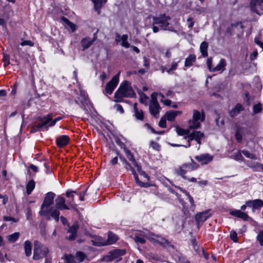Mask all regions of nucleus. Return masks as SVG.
I'll use <instances>...</instances> for the list:
<instances>
[{"instance_id":"obj_36","label":"nucleus","mask_w":263,"mask_h":263,"mask_svg":"<svg viewBox=\"0 0 263 263\" xmlns=\"http://www.w3.org/2000/svg\"><path fill=\"white\" fill-rule=\"evenodd\" d=\"M35 187V182L33 180H31L26 185V192L27 195H30Z\"/></svg>"},{"instance_id":"obj_41","label":"nucleus","mask_w":263,"mask_h":263,"mask_svg":"<svg viewBox=\"0 0 263 263\" xmlns=\"http://www.w3.org/2000/svg\"><path fill=\"white\" fill-rule=\"evenodd\" d=\"M64 259L67 263H77L76 256L71 254L65 255L64 256Z\"/></svg>"},{"instance_id":"obj_8","label":"nucleus","mask_w":263,"mask_h":263,"mask_svg":"<svg viewBox=\"0 0 263 263\" xmlns=\"http://www.w3.org/2000/svg\"><path fill=\"white\" fill-rule=\"evenodd\" d=\"M160 109V107L156 98V93H153L151 95V100L149 105V111L154 117L158 118Z\"/></svg>"},{"instance_id":"obj_29","label":"nucleus","mask_w":263,"mask_h":263,"mask_svg":"<svg viewBox=\"0 0 263 263\" xmlns=\"http://www.w3.org/2000/svg\"><path fill=\"white\" fill-rule=\"evenodd\" d=\"M196 58L194 54L189 55L185 59L184 66L186 67H191L196 62Z\"/></svg>"},{"instance_id":"obj_59","label":"nucleus","mask_w":263,"mask_h":263,"mask_svg":"<svg viewBox=\"0 0 263 263\" xmlns=\"http://www.w3.org/2000/svg\"><path fill=\"white\" fill-rule=\"evenodd\" d=\"M4 219L6 221H12L14 222H15L17 221L14 218L10 216H5Z\"/></svg>"},{"instance_id":"obj_64","label":"nucleus","mask_w":263,"mask_h":263,"mask_svg":"<svg viewBox=\"0 0 263 263\" xmlns=\"http://www.w3.org/2000/svg\"><path fill=\"white\" fill-rule=\"evenodd\" d=\"M145 126L149 129L153 134H157V132H156L149 124L146 123L145 124Z\"/></svg>"},{"instance_id":"obj_60","label":"nucleus","mask_w":263,"mask_h":263,"mask_svg":"<svg viewBox=\"0 0 263 263\" xmlns=\"http://www.w3.org/2000/svg\"><path fill=\"white\" fill-rule=\"evenodd\" d=\"M257 55H258V52L257 51H254L253 53H252L251 54H250V59L252 61V60H254L257 57Z\"/></svg>"},{"instance_id":"obj_20","label":"nucleus","mask_w":263,"mask_h":263,"mask_svg":"<svg viewBox=\"0 0 263 263\" xmlns=\"http://www.w3.org/2000/svg\"><path fill=\"white\" fill-rule=\"evenodd\" d=\"M43 117L45 121L49 120V121H48V125H47L48 128L49 127H52V126H54V125L58 121H59L63 119L62 117H59L55 118L53 120L52 119V117H53L52 114H48L47 115H46Z\"/></svg>"},{"instance_id":"obj_32","label":"nucleus","mask_w":263,"mask_h":263,"mask_svg":"<svg viewBox=\"0 0 263 263\" xmlns=\"http://www.w3.org/2000/svg\"><path fill=\"white\" fill-rule=\"evenodd\" d=\"M226 65L227 64L226 60L223 59H221L219 63L217 65V66L214 67L213 72L223 71Z\"/></svg>"},{"instance_id":"obj_15","label":"nucleus","mask_w":263,"mask_h":263,"mask_svg":"<svg viewBox=\"0 0 263 263\" xmlns=\"http://www.w3.org/2000/svg\"><path fill=\"white\" fill-rule=\"evenodd\" d=\"M195 159L202 165L207 164L210 162L213 157L209 154H203L195 157Z\"/></svg>"},{"instance_id":"obj_19","label":"nucleus","mask_w":263,"mask_h":263,"mask_svg":"<svg viewBox=\"0 0 263 263\" xmlns=\"http://www.w3.org/2000/svg\"><path fill=\"white\" fill-rule=\"evenodd\" d=\"M97 39V33H94L93 37L91 39L89 37H86L82 40L81 42V46L83 50L88 48Z\"/></svg>"},{"instance_id":"obj_11","label":"nucleus","mask_w":263,"mask_h":263,"mask_svg":"<svg viewBox=\"0 0 263 263\" xmlns=\"http://www.w3.org/2000/svg\"><path fill=\"white\" fill-rule=\"evenodd\" d=\"M144 236L154 244L164 245L167 243V240L165 238L153 233H150L148 235H144Z\"/></svg>"},{"instance_id":"obj_6","label":"nucleus","mask_w":263,"mask_h":263,"mask_svg":"<svg viewBox=\"0 0 263 263\" xmlns=\"http://www.w3.org/2000/svg\"><path fill=\"white\" fill-rule=\"evenodd\" d=\"M204 114L197 110H193V119L190 121V128H198L200 126V122L204 120Z\"/></svg>"},{"instance_id":"obj_63","label":"nucleus","mask_w":263,"mask_h":263,"mask_svg":"<svg viewBox=\"0 0 263 263\" xmlns=\"http://www.w3.org/2000/svg\"><path fill=\"white\" fill-rule=\"evenodd\" d=\"M145 126L149 129L153 134H157V132H156L149 124L146 123L145 124Z\"/></svg>"},{"instance_id":"obj_49","label":"nucleus","mask_w":263,"mask_h":263,"mask_svg":"<svg viewBox=\"0 0 263 263\" xmlns=\"http://www.w3.org/2000/svg\"><path fill=\"white\" fill-rule=\"evenodd\" d=\"M230 238L235 242H237V234L235 231H231L230 234Z\"/></svg>"},{"instance_id":"obj_44","label":"nucleus","mask_w":263,"mask_h":263,"mask_svg":"<svg viewBox=\"0 0 263 263\" xmlns=\"http://www.w3.org/2000/svg\"><path fill=\"white\" fill-rule=\"evenodd\" d=\"M63 20L70 28V29L72 32L75 31V30L76 29V26L74 24L71 22L67 18H66L65 17H63Z\"/></svg>"},{"instance_id":"obj_13","label":"nucleus","mask_w":263,"mask_h":263,"mask_svg":"<svg viewBox=\"0 0 263 263\" xmlns=\"http://www.w3.org/2000/svg\"><path fill=\"white\" fill-rule=\"evenodd\" d=\"M55 208L59 211L60 210L62 211L64 210H69V207L65 203V199L64 197L59 196L55 200Z\"/></svg>"},{"instance_id":"obj_55","label":"nucleus","mask_w":263,"mask_h":263,"mask_svg":"<svg viewBox=\"0 0 263 263\" xmlns=\"http://www.w3.org/2000/svg\"><path fill=\"white\" fill-rule=\"evenodd\" d=\"M235 137L237 141L239 142H240L242 139V136L240 133L239 129H237V131L235 134Z\"/></svg>"},{"instance_id":"obj_45","label":"nucleus","mask_w":263,"mask_h":263,"mask_svg":"<svg viewBox=\"0 0 263 263\" xmlns=\"http://www.w3.org/2000/svg\"><path fill=\"white\" fill-rule=\"evenodd\" d=\"M176 133L179 136H184V138L185 136H187V135L189 134L188 130L183 129L180 127L176 128Z\"/></svg>"},{"instance_id":"obj_26","label":"nucleus","mask_w":263,"mask_h":263,"mask_svg":"<svg viewBox=\"0 0 263 263\" xmlns=\"http://www.w3.org/2000/svg\"><path fill=\"white\" fill-rule=\"evenodd\" d=\"M243 110V108L241 104L238 103L235 107L229 112V115L231 117H234L237 116L241 111Z\"/></svg>"},{"instance_id":"obj_47","label":"nucleus","mask_w":263,"mask_h":263,"mask_svg":"<svg viewBox=\"0 0 263 263\" xmlns=\"http://www.w3.org/2000/svg\"><path fill=\"white\" fill-rule=\"evenodd\" d=\"M256 239L260 246H263V230L260 231L257 236Z\"/></svg>"},{"instance_id":"obj_3","label":"nucleus","mask_w":263,"mask_h":263,"mask_svg":"<svg viewBox=\"0 0 263 263\" xmlns=\"http://www.w3.org/2000/svg\"><path fill=\"white\" fill-rule=\"evenodd\" d=\"M171 20L169 16L165 14H161L158 16L153 17V24L159 25L161 29L169 30L171 31H175L173 27H168L170 23L168 21Z\"/></svg>"},{"instance_id":"obj_54","label":"nucleus","mask_w":263,"mask_h":263,"mask_svg":"<svg viewBox=\"0 0 263 263\" xmlns=\"http://www.w3.org/2000/svg\"><path fill=\"white\" fill-rule=\"evenodd\" d=\"M159 126L162 128L166 127V122L165 118H162L159 122Z\"/></svg>"},{"instance_id":"obj_42","label":"nucleus","mask_w":263,"mask_h":263,"mask_svg":"<svg viewBox=\"0 0 263 263\" xmlns=\"http://www.w3.org/2000/svg\"><path fill=\"white\" fill-rule=\"evenodd\" d=\"M20 233L18 232H15L8 236V240L11 242H14L17 240L19 237Z\"/></svg>"},{"instance_id":"obj_33","label":"nucleus","mask_w":263,"mask_h":263,"mask_svg":"<svg viewBox=\"0 0 263 263\" xmlns=\"http://www.w3.org/2000/svg\"><path fill=\"white\" fill-rule=\"evenodd\" d=\"M260 3H263V0L261 2H258V0H251L250 7L251 10L252 11L256 12L259 14L258 10L256 9V7L260 5Z\"/></svg>"},{"instance_id":"obj_25","label":"nucleus","mask_w":263,"mask_h":263,"mask_svg":"<svg viewBox=\"0 0 263 263\" xmlns=\"http://www.w3.org/2000/svg\"><path fill=\"white\" fill-rule=\"evenodd\" d=\"M151 232H142L138 235L135 236L134 240L136 243L143 244L145 242V238H146L144 235H148Z\"/></svg>"},{"instance_id":"obj_18","label":"nucleus","mask_w":263,"mask_h":263,"mask_svg":"<svg viewBox=\"0 0 263 263\" xmlns=\"http://www.w3.org/2000/svg\"><path fill=\"white\" fill-rule=\"evenodd\" d=\"M192 245L194 251L199 256H203L206 259L208 258V254L205 253L202 247H200L197 245L195 240L192 241Z\"/></svg>"},{"instance_id":"obj_50","label":"nucleus","mask_w":263,"mask_h":263,"mask_svg":"<svg viewBox=\"0 0 263 263\" xmlns=\"http://www.w3.org/2000/svg\"><path fill=\"white\" fill-rule=\"evenodd\" d=\"M253 114H256L260 111H261L262 109L261 105L260 103L254 105L253 106Z\"/></svg>"},{"instance_id":"obj_27","label":"nucleus","mask_w":263,"mask_h":263,"mask_svg":"<svg viewBox=\"0 0 263 263\" xmlns=\"http://www.w3.org/2000/svg\"><path fill=\"white\" fill-rule=\"evenodd\" d=\"M134 116L137 120H142L144 118L143 111L141 109H139L137 107V104L135 103L134 105Z\"/></svg>"},{"instance_id":"obj_4","label":"nucleus","mask_w":263,"mask_h":263,"mask_svg":"<svg viewBox=\"0 0 263 263\" xmlns=\"http://www.w3.org/2000/svg\"><path fill=\"white\" fill-rule=\"evenodd\" d=\"M199 165L193 160L191 159V162L189 163H184L176 170V173L183 179H187V177L185 176L188 172H192L196 170Z\"/></svg>"},{"instance_id":"obj_21","label":"nucleus","mask_w":263,"mask_h":263,"mask_svg":"<svg viewBox=\"0 0 263 263\" xmlns=\"http://www.w3.org/2000/svg\"><path fill=\"white\" fill-rule=\"evenodd\" d=\"M69 141V138L67 135H62L56 139V143L58 147H63L66 146Z\"/></svg>"},{"instance_id":"obj_22","label":"nucleus","mask_w":263,"mask_h":263,"mask_svg":"<svg viewBox=\"0 0 263 263\" xmlns=\"http://www.w3.org/2000/svg\"><path fill=\"white\" fill-rule=\"evenodd\" d=\"M230 214L232 216L240 218L245 221L248 220L249 218V216L247 213L242 212L239 210L232 211L230 212Z\"/></svg>"},{"instance_id":"obj_28","label":"nucleus","mask_w":263,"mask_h":263,"mask_svg":"<svg viewBox=\"0 0 263 263\" xmlns=\"http://www.w3.org/2000/svg\"><path fill=\"white\" fill-rule=\"evenodd\" d=\"M181 114V111H180L172 110L167 111L165 114V118L168 121H172L178 115H180Z\"/></svg>"},{"instance_id":"obj_40","label":"nucleus","mask_w":263,"mask_h":263,"mask_svg":"<svg viewBox=\"0 0 263 263\" xmlns=\"http://www.w3.org/2000/svg\"><path fill=\"white\" fill-rule=\"evenodd\" d=\"M75 256L77 263L82 262L86 257L85 254L81 251L76 252Z\"/></svg>"},{"instance_id":"obj_37","label":"nucleus","mask_w":263,"mask_h":263,"mask_svg":"<svg viewBox=\"0 0 263 263\" xmlns=\"http://www.w3.org/2000/svg\"><path fill=\"white\" fill-rule=\"evenodd\" d=\"M132 174L134 175V178H135V180L136 182H137V183L139 185H140L141 186H142V187H147V186H149L147 183L142 182H141V181L139 180L138 176V175L136 173V172L135 170H133V173Z\"/></svg>"},{"instance_id":"obj_62","label":"nucleus","mask_w":263,"mask_h":263,"mask_svg":"<svg viewBox=\"0 0 263 263\" xmlns=\"http://www.w3.org/2000/svg\"><path fill=\"white\" fill-rule=\"evenodd\" d=\"M145 126L149 129L153 134H157V132H156L149 124L146 123L145 124Z\"/></svg>"},{"instance_id":"obj_43","label":"nucleus","mask_w":263,"mask_h":263,"mask_svg":"<svg viewBox=\"0 0 263 263\" xmlns=\"http://www.w3.org/2000/svg\"><path fill=\"white\" fill-rule=\"evenodd\" d=\"M241 153L244 155L247 158L253 159V160H256V156L249 151L247 150H243L241 152Z\"/></svg>"},{"instance_id":"obj_9","label":"nucleus","mask_w":263,"mask_h":263,"mask_svg":"<svg viewBox=\"0 0 263 263\" xmlns=\"http://www.w3.org/2000/svg\"><path fill=\"white\" fill-rule=\"evenodd\" d=\"M120 72H119L116 76H115L111 80L108 82L105 86V92L108 95H110L113 92L115 88L117 86L119 81V76Z\"/></svg>"},{"instance_id":"obj_48","label":"nucleus","mask_w":263,"mask_h":263,"mask_svg":"<svg viewBox=\"0 0 263 263\" xmlns=\"http://www.w3.org/2000/svg\"><path fill=\"white\" fill-rule=\"evenodd\" d=\"M206 64L209 71L211 72H213L214 67H212V58L211 57L208 58Z\"/></svg>"},{"instance_id":"obj_56","label":"nucleus","mask_w":263,"mask_h":263,"mask_svg":"<svg viewBox=\"0 0 263 263\" xmlns=\"http://www.w3.org/2000/svg\"><path fill=\"white\" fill-rule=\"evenodd\" d=\"M144 60V66L148 69L150 66L149 60L145 57H143Z\"/></svg>"},{"instance_id":"obj_17","label":"nucleus","mask_w":263,"mask_h":263,"mask_svg":"<svg viewBox=\"0 0 263 263\" xmlns=\"http://www.w3.org/2000/svg\"><path fill=\"white\" fill-rule=\"evenodd\" d=\"M247 205L252 208V210L254 212L256 210L259 209L262 205L263 201L260 199H255L246 201Z\"/></svg>"},{"instance_id":"obj_34","label":"nucleus","mask_w":263,"mask_h":263,"mask_svg":"<svg viewBox=\"0 0 263 263\" xmlns=\"http://www.w3.org/2000/svg\"><path fill=\"white\" fill-rule=\"evenodd\" d=\"M24 246L26 255L30 256L32 253L31 242L29 240H26L25 241Z\"/></svg>"},{"instance_id":"obj_38","label":"nucleus","mask_w":263,"mask_h":263,"mask_svg":"<svg viewBox=\"0 0 263 263\" xmlns=\"http://www.w3.org/2000/svg\"><path fill=\"white\" fill-rule=\"evenodd\" d=\"M181 61L180 59H179L177 61H173L172 62L171 66L168 69H166V72L168 73H171L173 71H175L177 69L178 63Z\"/></svg>"},{"instance_id":"obj_30","label":"nucleus","mask_w":263,"mask_h":263,"mask_svg":"<svg viewBox=\"0 0 263 263\" xmlns=\"http://www.w3.org/2000/svg\"><path fill=\"white\" fill-rule=\"evenodd\" d=\"M79 101L82 104L84 103H86L88 101V96L84 91H80V97L78 98V100H76V102L79 104Z\"/></svg>"},{"instance_id":"obj_7","label":"nucleus","mask_w":263,"mask_h":263,"mask_svg":"<svg viewBox=\"0 0 263 263\" xmlns=\"http://www.w3.org/2000/svg\"><path fill=\"white\" fill-rule=\"evenodd\" d=\"M204 137V134L200 131H194L192 133L189 134L187 136L184 137L185 139H187V144L184 146L185 147H189L191 146L190 142L193 140H195L198 144L197 149L200 148L201 144V140Z\"/></svg>"},{"instance_id":"obj_1","label":"nucleus","mask_w":263,"mask_h":263,"mask_svg":"<svg viewBox=\"0 0 263 263\" xmlns=\"http://www.w3.org/2000/svg\"><path fill=\"white\" fill-rule=\"evenodd\" d=\"M55 194L51 192H48L45 197L44 200L41 205L40 215L44 216L46 219L50 220L51 218L54 219L57 222L59 220L60 211L53 207L49 206L53 203V199Z\"/></svg>"},{"instance_id":"obj_35","label":"nucleus","mask_w":263,"mask_h":263,"mask_svg":"<svg viewBox=\"0 0 263 263\" xmlns=\"http://www.w3.org/2000/svg\"><path fill=\"white\" fill-rule=\"evenodd\" d=\"M94 3V7L96 10L99 11L102 5L105 4L107 0H92Z\"/></svg>"},{"instance_id":"obj_16","label":"nucleus","mask_w":263,"mask_h":263,"mask_svg":"<svg viewBox=\"0 0 263 263\" xmlns=\"http://www.w3.org/2000/svg\"><path fill=\"white\" fill-rule=\"evenodd\" d=\"M37 120L40 121L41 123L33 126L32 128V131L33 132H39L41 131L43 127H45L46 129L47 130L48 121H49V120L45 121L43 117H39Z\"/></svg>"},{"instance_id":"obj_51","label":"nucleus","mask_w":263,"mask_h":263,"mask_svg":"<svg viewBox=\"0 0 263 263\" xmlns=\"http://www.w3.org/2000/svg\"><path fill=\"white\" fill-rule=\"evenodd\" d=\"M150 146L154 150L159 151L160 146L158 143L154 141H151L150 143Z\"/></svg>"},{"instance_id":"obj_52","label":"nucleus","mask_w":263,"mask_h":263,"mask_svg":"<svg viewBox=\"0 0 263 263\" xmlns=\"http://www.w3.org/2000/svg\"><path fill=\"white\" fill-rule=\"evenodd\" d=\"M21 45L22 46H29L30 47H32L34 46V43L29 40H25L21 42Z\"/></svg>"},{"instance_id":"obj_14","label":"nucleus","mask_w":263,"mask_h":263,"mask_svg":"<svg viewBox=\"0 0 263 263\" xmlns=\"http://www.w3.org/2000/svg\"><path fill=\"white\" fill-rule=\"evenodd\" d=\"M128 35L127 34H123L122 35L117 34L115 38V41L118 43H120V45L125 48H128L130 47V44L128 43Z\"/></svg>"},{"instance_id":"obj_24","label":"nucleus","mask_w":263,"mask_h":263,"mask_svg":"<svg viewBox=\"0 0 263 263\" xmlns=\"http://www.w3.org/2000/svg\"><path fill=\"white\" fill-rule=\"evenodd\" d=\"M78 228L79 226L77 223L73 224L69 228L68 231V233H70V235L68 237V240H73L76 238Z\"/></svg>"},{"instance_id":"obj_39","label":"nucleus","mask_w":263,"mask_h":263,"mask_svg":"<svg viewBox=\"0 0 263 263\" xmlns=\"http://www.w3.org/2000/svg\"><path fill=\"white\" fill-rule=\"evenodd\" d=\"M117 240V237L116 235L112 233H108V237L107 239V242L105 245H111L116 242Z\"/></svg>"},{"instance_id":"obj_53","label":"nucleus","mask_w":263,"mask_h":263,"mask_svg":"<svg viewBox=\"0 0 263 263\" xmlns=\"http://www.w3.org/2000/svg\"><path fill=\"white\" fill-rule=\"evenodd\" d=\"M148 100V97L144 93H141L140 95V102L142 103H146Z\"/></svg>"},{"instance_id":"obj_2","label":"nucleus","mask_w":263,"mask_h":263,"mask_svg":"<svg viewBox=\"0 0 263 263\" xmlns=\"http://www.w3.org/2000/svg\"><path fill=\"white\" fill-rule=\"evenodd\" d=\"M136 93L130 86V83L125 81L121 84L120 87L115 93V101L120 102L123 97L134 98Z\"/></svg>"},{"instance_id":"obj_23","label":"nucleus","mask_w":263,"mask_h":263,"mask_svg":"<svg viewBox=\"0 0 263 263\" xmlns=\"http://www.w3.org/2000/svg\"><path fill=\"white\" fill-rule=\"evenodd\" d=\"M208 212V211H206L197 214L196 215V221L198 225H199L200 223L202 224L209 218Z\"/></svg>"},{"instance_id":"obj_5","label":"nucleus","mask_w":263,"mask_h":263,"mask_svg":"<svg viewBox=\"0 0 263 263\" xmlns=\"http://www.w3.org/2000/svg\"><path fill=\"white\" fill-rule=\"evenodd\" d=\"M48 248L36 240L34 243V250L33 258L34 260H38L45 257L48 253Z\"/></svg>"},{"instance_id":"obj_57","label":"nucleus","mask_w":263,"mask_h":263,"mask_svg":"<svg viewBox=\"0 0 263 263\" xmlns=\"http://www.w3.org/2000/svg\"><path fill=\"white\" fill-rule=\"evenodd\" d=\"M114 107L116 108L117 111H119L120 113L123 114L124 112V109L120 104H116L114 106Z\"/></svg>"},{"instance_id":"obj_10","label":"nucleus","mask_w":263,"mask_h":263,"mask_svg":"<svg viewBox=\"0 0 263 263\" xmlns=\"http://www.w3.org/2000/svg\"><path fill=\"white\" fill-rule=\"evenodd\" d=\"M124 152L126 154V157L133 164L135 165V167H137V171L139 172H141V174L146 178H148V176L144 172H142L141 171V167L136 162V160L134 158V157L131 152L127 149L126 148H124Z\"/></svg>"},{"instance_id":"obj_61","label":"nucleus","mask_w":263,"mask_h":263,"mask_svg":"<svg viewBox=\"0 0 263 263\" xmlns=\"http://www.w3.org/2000/svg\"><path fill=\"white\" fill-rule=\"evenodd\" d=\"M145 126L149 129L153 134H157V132H156L149 124L146 123L145 124Z\"/></svg>"},{"instance_id":"obj_31","label":"nucleus","mask_w":263,"mask_h":263,"mask_svg":"<svg viewBox=\"0 0 263 263\" xmlns=\"http://www.w3.org/2000/svg\"><path fill=\"white\" fill-rule=\"evenodd\" d=\"M208 44L206 42L204 41L201 43L200 46V50L203 57H206L208 55Z\"/></svg>"},{"instance_id":"obj_46","label":"nucleus","mask_w":263,"mask_h":263,"mask_svg":"<svg viewBox=\"0 0 263 263\" xmlns=\"http://www.w3.org/2000/svg\"><path fill=\"white\" fill-rule=\"evenodd\" d=\"M4 62V66L5 67L7 66L10 64V57L7 53H4V57L3 59Z\"/></svg>"},{"instance_id":"obj_58","label":"nucleus","mask_w":263,"mask_h":263,"mask_svg":"<svg viewBox=\"0 0 263 263\" xmlns=\"http://www.w3.org/2000/svg\"><path fill=\"white\" fill-rule=\"evenodd\" d=\"M186 196L187 197L189 200L191 204L192 205V206H193L194 208H195V204L194 200L193 197L191 196V195H190L189 193L188 194V195H187Z\"/></svg>"},{"instance_id":"obj_12","label":"nucleus","mask_w":263,"mask_h":263,"mask_svg":"<svg viewBox=\"0 0 263 263\" xmlns=\"http://www.w3.org/2000/svg\"><path fill=\"white\" fill-rule=\"evenodd\" d=\"M126 251L125 250H114L110 251L109 254L105 257L104 259L107 261L112 260L124 255Z\"/></svg>"}]
</instances>
